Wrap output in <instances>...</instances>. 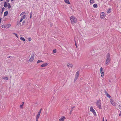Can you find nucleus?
<instances>
[{"label":"nucleus","mask_w":121,"mask_h":121,"mask_svg":"<svg viewBox=\"0 0 121 121\" xmlns=\"http://www.w3.org/2000/svg\"><path fill=\"white\" fill-rule=\"evenodd\" d=\"M106 57L105 65H108L110 63L111 60L110 55L109 53H108L107 54Z\"/></svg>","instance_id":"obj_1"},{"label":"nucleus","mask_w":121,"mask_h":121,"mask_svg":"<svg viewBox=\"0 0 121 121\" xmlns=\"http://www.w3.org/2000/svg\"><path fill=\"white\" fill-rule=\"evenodd\" d=\"M70 19L72 24H74L77 22V18L73 16H72L70 17Z\"/></svg>","instance_id":"obj_2"},{"label":"nucleus","mask_w":121,"mask_h":121,"mask_svg":"<svg viewBox=\"0 0 121 121\" xmlns=\"http://www.w3.org/2000/svg\"><path fill=\"white\" fill-rule=\"evenodd\" d=\"M101 100L99 99L97 101L96 103L97 107L99 109H101Z\"/></svg>","instance_id":"obj_3"},{"label":"nucleus","mask_w":121,"mask_h":121,"mask_svg":"<svg viewBox=\"0 0 121 121\" xmlns=\"http://www.w3.org/2000/svg\"><path fill=\"white\" fill-rule=\"evenodd\" d=\"M35 55L34 53H33L30 56V58L29 59V61L30 62H32L33 61L34 59Z\"/></svg>","instance_id":"obj_4"},{"label":"nucleus","mask_w":121,"mask_h":121,"mask_svg":"<svg viewBox=\"0 0 121 121\" xmlns=\"http://www.w3.org/2000/svg\"><path fill=\"white\" fill-rule=\"evenodd\" d=\"M4 6L5 8H7L8 6V9H10L11 7L10 4L9 3L7 4L6 2H4Z\"/></svg>","instance_id":"obj_5"},{"label":"nucleus","mask_w":121,"mask_h":121,"mask_svg":"<svg viewBox=\"0 0 121 121\" xmlns=\"http://www.w3.org/2000/svg\"><path fill=\"white\" fill-rule=\"evenodd\" d=\"M90 110L91 112L94 115L96 116V114L95 111V110L93 108L91 107L90 108Z\"/></svg>","instance_id":"obj_6"},{"label":"nucleus","mask_w":121,"mask_h":121,"mask_svg":"<svg viewBox=\"0 0 121 121\" xmlns=\"http://www.w3.org/2000/svg\"><path fill=\"white\" fill-rule=\"evenodd\" d=\"M100 73L101 77H103L104 75V73L103 69L102 67L100 68Z\"/></svg>","instance_id":"obj_7"},{"label":"nucleus","mask_w":121,"mask_h":121,"mask_svg":"<svg viewBox=\"0 0 121 121\" xmlns=\"http://www.w3.org/2000/svg\"><path fill=\"white\" fill-rule=\"evenodd\" d=\"M100 17L101 19H104L105 17V15H104V12H102L100 14Z\"/></svg>","instance_id":"obj_8"},{"label":"nucleus","mask_w":121,"mask_h":121,"mask_svg":"<svg viewBox=\"0 0 121 121\" xmlns=\"http://www.w3.org/2000/svg\"><path fill=\"white\" fill-rule=\"evenodd\" d=\"M66 119V117L65 116H62L61 118L59 119V121H64Z\"/></svg>","instance_id":"obj_9"},{"label":"nucleus","mask_w":121,"mask_h":121,"mask_svg":"<svg viewBox=\"0 0 121 121\" xmlns=\"http://www.w3.org/2000/svg\"><path fill=\"white\" fill-rule=\"evenodd\" d=\"M49 64V63L48 62H47L45 63H43L41 65V67H45L47 66Z\"/></svg>","instance_id":"obj_10"},{"label":"nucleus","mask_w":121,"mask_h":121,"mask_svg":"<svg viewBox=\"0 0 121 121\" xmlns=\"http://www.w3.org/2000/svg\"><path fill=\"white\" fill-rule=\"evenodd\" d=\"M110 101L113 106H115L116 105V103L114 102L112 99H110Z\"/></svg>","instance_id":"obj_11"},{"label":"nucleus","mask_w":121,"mask_h":121,"mask_svg":"<svg viewBox=\"0 0 121 121\" xmlns=\"http://www.w3.org/2000/svg\"><path fill=\"white\" fill-rule=\"evenodd\" d=\"M26 17V15H24L22 17L20 21V22H22L23 20L24 19H25Z\"/></svg>","instance_id":"obj_12"},{"label":"nucleus","mask_w":121,"mask_h":121,"mask_svg":"<svg viewBox=\"0 0 121 121\" xmlns=\"http://www.w3.org/2000/svg\"><path fill=\"white\" fill-rule=\"evenodd\" d=\"M67 66L69 68H72L73 67V65L71 64L68 63L67 64Z\"/></svg>","instance_id":"obj_13"},{"label":"nucleus","mask_w":121,"mask_h":121,"mask_svg":"<svg viewBox=\"0 0 121 121\" xmlns=\"http://www.w3.org/2000/svg\"><path fill=\"white\" fill-rule=\"evenodd\" d=\"M40 114H37V115L36 118V121H38L39 118L40 117Z\"/></svg>","instance_id":"obj_14"},{"label":"nucleus","mask_w":121,"mask_h":121,"mask_svg":"<svg viewBox=\"0 0 121 121\" xmlns=\"http://www.w3.org/2000/svg\"><path fill=\"white\" fill-rule=\"evenodd\" d=\"M5 25L6 28H9L10 27L11 25L10 24H8L7 25Z\"/></svg>","instance_id":"obj_15"},{"label":"nucleus","mask_w":121,"mask_h":121,"mask_svg":"<svg viewBox=\"0 0 121 121\" xmlns=\"http://www.w3.org/2000/svg\"><path fill=\"white\" fill-rule=\"evenodd\" d=\"M43 62V61L41 60H39L37 61V64H38L42 62Z\"/></svg>","instance_id":"obj_16"},{"label":"nucleus","mask_w":121,"mask_h":121,"mask_svg":"<svg viewBox=\"0 0 121 121\" xmlns=\"http://www.w3.org/2000/svg\"><path fill=\"white\" fill-rule=\"evenodd\" d=\"M2 78L4 80H9L8 78L7 77H2Z\"/></svg>","instance_id":"obj_17"},{"label":"nucleus","mask_w":121,"mask_h":121,"mask_svg":"<svg viewBox=\"0 0 121 121\" xmlns=\"http://www.w3.org/2000/svg\"><path fill=\"white\" fill-rule=\"evenodd\" d=\"M105 94L109 98H110L111 97L110 95H109V94L106 92V91L105 92Z\"/></svg>","instance_id":"obj_18"},{"label":"nucleus","mask_w":121,"mask_h":121,"mask_svg":"<svg viewBox=\"0 0 121 121\" xmlns=\"http://www.w3.org/2000/svg\"><path fill=\"white\" fill-rule=\"evenodd\" d=\"M8 14V11H6L4 12V16H7Z\"/></svg>","instance_id":"obj_19"},{"label":"nucleus","mask_w":121,"mask_h":121,"mask_svg":"<svg viewBox=\"0 0 121 121\" xmlns=\"http://www.w3.org/2000/svg\"><path fill=\"white\" fill-rule=\"evenodd\" d=\"M64 1L65 3L67 4H69L70 3L69 0H64Z\"/></svg>","instance_id":"obj_20"},{"label":"nucleus","mask_w":121,"mask_h":121,"mask_svg":"<svg viewBox=\"0 0 121 121\" xmlns=\"http://www.w3.org/2000/svg\"><path fill=\"white\" fill-rule=\"evenodd\" d=\"M90 2L91 4H92L94 3V1L93 0H90Z\"/></svg>","instance_id":"obj_21"},{"label":"nucleus","mask_w":121,"mask_h":121,"mask_svg":"<svg viewBox=\"0 0 121 121\" xmlns=\"http://www.w3.org/2000/svg\"><path fill=\"white\" fill-rule=\"evenodd\" d=\"M79 71H78L76 72L75 75L79 76Z\"/></svg>","instance_id":"obj_22"},{"label":"nucleus","mask_w":121,"mask_h":121,"mask_svg":"<svg viewBox=\"0 0 121 121\" xmlns=\"http://www.w3.org/2000/svg\"><path fill=\"white\" fill-rule=\"evenodd\" d=\"M20 39L21 40L23 41H25V39L23 37H20Z\"/></svg>","instance_id":"obj_23"},{"label":"nucleus","mask_w":121,"mask_h":121,"mask_svg":"<svg viewBox=\"0 0 121 121\" xmlns=\"http://www.w3.org/2000/svg\"><path fill=\"white\" fill-rule=\"evenodd\" d=\"M93 7L94 8H96L97 7V5L96 4H93Z\"/></svg>","instance_id":"obj_24"},{"label":"nucleus","mask_w":121,"mask_h":121,"mask_svg":"<svg viewBox=\"0 0 121 121\" xmlns=\"http://www.w3.org/2000/svg\"><path fill=\"white\" fill-rule=\"evenodd\" d=\"M1 27L2 28H6L5 25H2L1 26Z\"/></svg>","instance_id":"obj_25"},{"label":"nucleus","mask_w":121,"mask_h":121,"mask_svg":"<svg viewBox=\"0 0 121 121\" xmlns=\"http://www.w3.org/2000/svg\"><path fill=\"white\" fill-rule=\"evenodd\" d=\"M13 34L14 35H15V36L17 37V38H19V37L17 35V34L15 33H13Z\"/></svg>","instance_id":"obj_26"},{"label":"nucleus","mask_w":121,"mask_h":121,"mask_svg":"<svg viewBox=\"0 0 121 121\" xmlns=\"http://www.w3.org/2000/svg\"><path fill=\"white\" fill-rule=\"evenodd\" d=\"M111 9H108V10L107 11V13H109L111 12Z\"/></svg>","instance_id":"obj_27"},{"label":"nucleus","mask_w":121,"mask_h":121,"mask_svg":"<svg viewBox=\"0 0 121 121\" xmlns=\"http://www.w3.org/2000/svg\"><path fill=\"white\" fill-rule=\"evenodd\" d=\"M41 109L39 110V112H38V114L40 115V113H41Z\"/></svg>","instance_id":"obj_28"},{"label":"nucleus","mask_w":121,"mask_h":121,"mask_svg":"<svg viewBox=\"0 0 121 121\" xmlns=\"http://www.w3.org/2000/svg\"><path fill=\"white\" fill-rule=\"evenodd\" d=\"M56 52V49H54L53 50V52L54 53H55Z\"/></svg>","instance_id":"obj_29"},{"label":"nucleus","mask_w":121,"mask_h":121,"mask_svg":"<svg viewBox=\"0 0 121 121\" xmlns=\"http://www.w3.org/2000/svg\"><path fill=\"white\" fill-rule=\"evenodd\" d=\"M23 104H22V105H20V107L21 108H23Z\"/></svg>","instance_id":"obj_30"},{"label":"nucleus","mask_w":121,"mask_h":121,"mask_svg":"<svg viewBox=\"0 0 121 121\" xmlns=\"http://www.w3.org/2000/svg\"><path fill=\"white\" fill-rule=\"evenodd\" d=\"M24 13H25V12H23L22 13L20 14V16H21L23 15L24 14Z\"/></svg>","instance_id":"obj_31"},{"label":"nucleus","mask_w":121,"mask_h":121,"mask_svg":"<svg viewBox=\"0 0 121 121\" xmlns=\"http://www.w3.org/2000/svg\"><path fill=\"white\" fill-rule=\"evenodd\" d=\"M78 76L76 75L75 76V78L78 79Z\"/></svg>","instance_id":"obj_32"},{"label":"nucleus","mask_w":121,"mask_h":121,"mask_svg":"<svg viewBox=\"0 0 121 121\" xmlns=\"http://www.w3.org/2000/svg\"><path fill=\"white\" fill-rule=\"evenodd\" d=\"M28 40L29 41H30L31 40V38H28Z\"/></svg>","instance_id":"obj_33"},{"label":"nucleus","mask_w":121,"mask_h":121,"mask_svg":"<svg viewBox=\"0 0 121 121\" xmlns=\"http://www.w3.org/2000/svg\"><path fill=\"white\" fill-rule=\"evenodd\" d=\"M77 79L76 78H75L74 79V82Z\"/></svg>","instance_id":"obj_34"},{"label":"nucleus","mask_w":121,"mask_h":121,"mask_svg":"<svg viewBox=\"0 0 121 121\" xmlns=\"http://www.w3.org/2000/svg\"><path fill=\"white\" fill-rule=\"evenodd\" d=\"M73 110L72 109H71L70 110V114H71V113L72 112V111H73Z\"/></svg>","instance_id":"obj_35"},{"label":"nucleus","mask_w":121,"mask_h":121,"mask_svg":"<svg viewBox=\"0 0 121 121\" xmlns=\"http://www.w3.org/2000/svg\"><path fill=\"white\" fill-rule=\"evenodd\" d=\"M75 45L76 46V48H77V43H76L75 42Z\"/></svg>","instance_id":"obj_36"},{"label":"nucleus","mask_w":121,"mask_h":121,"mask_svg":"<svg viewBox=\"0 0 121 121\" xmlns=\"http://www.w3.org/2000/svg\"><path fill=\"white\" fill-rule=\"evenodd\" d=\"M31 15H32L31 13H30V18H31V17H32Z\"/></svg>","instance_id":"obj_37"},{"label":"nucleus","mask_w":121,"mask_h":121,"mask_svg":"<svg viewBox=\"0 0 121 121\" xmlns=\"http://www.w3.org/2000/svg\"><path fill=\"white\" fill-rule=\"evenodd\" d=\"M102 120H103V121H104V117H103V118Z\"/></svg>","instance_id":"obj_38"},{"label":"nucleus","mask_w":121,"mask_h":121,"mask_svg":"<svg viewBox=\"0 0 121 121\" xmlns=\"http://www.w3.org/2000/svg\"><path fill=\"white\" fill-rule=\"evenodd\" d=\"M7 2H8L9 0H6Z\"/></svg>","instance_id":"obj_39"},{"label":"nucleus","mask_w":121,"mask_h":121,"mask_svg":"<svg viewBox=\"0 0 121 121\" xmlns=\"http://www.w3.org/2000/svg\"><path fill=\"white\" fill-rule=\"evenodd\" d=\"M1 19H2L1 17H0V21H1Z\"/></svg>","instance_id":"obj_40"},{"label":"nucleus","mask_w":121,"mask_h":121,"mask_svg":"<svg viewBox=\"0 0 121 121\" xmlns=\"http://www.w3.org/2000/svg\"><path fill=\"white\" fill-rule=\"evenodd\" d=\"M74 107H75L74 106V107H73L72 108L73 109V108H74Z\"/></svg>","instance_id":"obj_41"},{"label":"nucleus","mask_w":121,"mask_h":121,"mask_svg":"<svg viewBox=\"0 0 121 121\" xmlns=\"http://www.w3.org/2000/svg\"><path fill=\"white\" fill-rule=\"evenodd\" d=\"M22 104H23V105L24 104V102H22Z\"/></svg>","instance_id":"obj_42"},{"label":"nucleus","mask_w":121,"mask_h":121,"mask_svg":"<svg viewBox=\"0 0 121 121\" xmlns=\"http://www.w3.org/2000/svg\"><path fill=\"white\" fill-rule=\"evenodd\" d=\"M0 1H3V0H0Z\"/></svg>","instance_id":"obj_43"},{"label":"nucleus","mask_w":121,"mask_h":121,"mask_svg":"<svg viewBox=\"0 0 121 121\" xmlns=\"http://www.w3.org/2000/svg\"><path fill=\"white\" fill-rule=\"evenodd\" d=\"M121 114H120L119 116H121Z\"/></svg>","instance_id":"obj_44"},{"label":"nucleus","mask_w":121,"mask_h":121,"mask_svg":"<svg viewBox=\"0 0 121 121\" xmlns=\"http://www.w3.org/2000/svg\"><path fill=\"white\" fill-rule=\"evenodd\" d=\"M24 22H23V23H24Z\"/></svg>","instance_id":"obj_45"},{"label":"nucleus","mask_w":121,"mask_h":121,"mask_svg":"<svg viewBox=\"0 0 121 121\" xmlns=\"http://www.w3.org/2000/svg\"><path fill=\"white\" fill-rule=\"evenodd\" d=\"M11 0V1H13V0Z\"/></svg>","instance_id":"obj_46"},{"label":"nucleus","mask_w":121,"mask_h":121,"mask_svg":"<svg viewBox=\"0 0 121 121\" xmlns=\"http://www.w3.org/2000/svg\"><path fill=\"white\" fill-rule=\"evenodd\" d=\"M10 56H9V58H10Z\"/></svg>","instance_id":"obj_47"},{"label":"nucleus","mask_w":121,"mask_h":121,"mask_svg":"<svg viewBox=\"0 0 121 121\" xmlns=\"http://www.w3.org/2000/svg\"><path fill=\"white\" fill-rule=\"evenodd\" d=\"M106 121H107V120H106Z\"/></svg>","instance_id":"obj_48"}]
</instances>
